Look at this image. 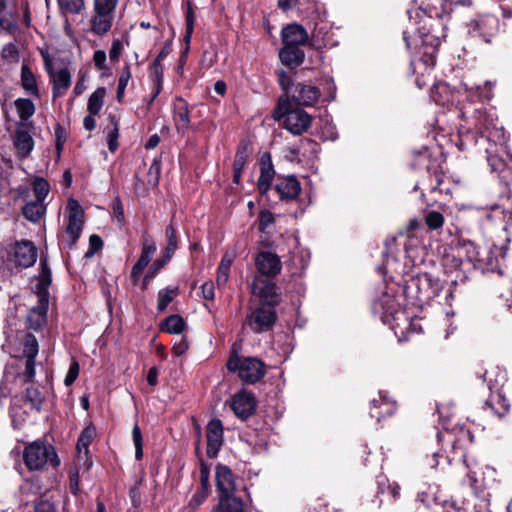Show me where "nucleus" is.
Here are the masks:
<instances>
[{"mask_svg":"<svg viewBox=\"0 0 512 512\" xmlns=\"http://www.w3.org/2000/svg\"><path fill=\"white\" fill-rule=\"evenodd\" d=\"M475 119V125L481 133L480 140L476 142L480 144V150L485 151L491 172H502L506 167L505 160L500 156L506 142L504 129L499 127L493 114L476 111Z\"/></svg>","mask_w":512,"mask_h":512,"instance_id":"1","label":"nucleus"},{"mask_svg":"<svg viewBox=\"0 0 512 512\" xmlns=\"http://www.w3.org/2000/svg\"><path fill=\"white\" fill-rule=\"evenodd\" d=\"M374 311L380 314L382 322L388 324L399 339L411 329L415 330L405 310L393 295L384 293L379 297L374 303Z\"/></svg>","mask_w":512,"mask_h":512,"instance_id":"2","label":"nucleus"},{"mask_svg":"<svg viewBox=\"0 0 512 512\" xmlns=\"http://www.w3.org/2000/svg\"><path fill=\"white\" fill-rule=\"evenodd\" d=\"M216 487L219 493L216 512H244L243 501L235 495V477L229 467L225 465L216 467Z\"/></svg>","mask_w":512,"mask_h":512,"instance_id":"3","label":"nucleus"},{"mask_svg":"<svg viewBox=\"0 0 512 512\" xmlns=\"http://www.w3.org/2000/svg\"><path fill=\"white\" fill-rule=\"evenodd\" d=\"M402 290L409 303H424L438 296L442 283L439 278L429 273H419L406 280Z\"/></svg>","mask_w":512,"mask_h":512,"instance_id":"4","label":"nucleus"},{"mask_svg":"<svg viewBox=\"0 0 512 512\" xmlns=\"http://www.w3.org/2000/svg\"><path fill=\"white\" fill-rule=\"evenodd\" d=\"M273 118L282 121L283 126L293 135H301L306 132L312 123V117L301 108H290L288 98H280Z\"/></svg>","mask_w":512,"mask_h":512,"instance_id":"5","label":"nucleus"},{"mask_svg":"<svg viewBox=\"0 0 512 512\" xmlns=\"http://www.w3.org/2000/svg\"><path fill=\"white\" fill-rule=\"evenodd\" d=\"M404 41L411 53L420 57L427 68L434 67L440 38L435 34H404Z\"/></svg>","mask_w":512,"mask_h":512,"instance_id":"6","label":"nucleus"},{"mask_svg":"<svg viewBox=\"0 0 512 512\" xmlns=\"http://www.w3.org/2000/svg\"><path fill=\"white\" fill-rule=\"evenodd\" d=\"M23 460L30 471L42 470L46 464L57 468L60 464L55 448L47 446L40 440L30 443L24 448Z\"/></svg>","mask_w":512,"mask_h":512,"instance_id":"7","label":"nucleus"},{"mask_svg":"<svg viewBox=\"0 0 512 512\" xmlns=\"http://www.w3.org/2000/svg\"><path fill=\"white\" fill-rule=\"evenodd\" d=\"M226 366L230 372H237L246 384H255L266 374L265 364L255 357L241 359L238 355H232Z\"/></svg>","mask_w":512,"mask_h":512,"instance_id":"8","label":"nucleus"},{"mask_svg":"<svg viewBox=\"0 0 512 512\" xmlns=\"http://www.w3.org/2000/svg\"><path fill=\"white\" fill-rule=\"evenodd\" d=\"M283 47L279 51V58L283 65L296 68L304 61V51L300 48L306 41L308 34H281Z\"/></svg>","mask_w":512,"mask_h":512,"instance_id":"9","label":"nucleus"},{"mask_svg":"<svg viewBox=\"0 0 512 512\" xmlns=\"http://www.w3.org/2000/svg\"><path fill=\"white\" fill-rule=\"evenodd\" d=\"M277 320L275 307L259 304L247 314L245 324L254 333H263L271 330Z\"/></svg>","mask_w":512,"mask_h":512,"instance_id":"10","label":"nucleus"},{"mask_svg":"<svg viewBox=\"0 0 512 512\" xmlns=\"http://www.w3.org/2000/svg\"><path fill=\"white\" fill-rule=\"evenodd\" d=\"M40 267L41 272L36 284V293L39 297V305L37 307H33L31 311L33 313H37L41 318H44L48 309L49 286L52 282V274L47 258H40Z\"/></svg>","mask_w":512,"mask_h":512,"instance_id":"11","label":"nucleus"},{"mask_svg":"<svg viewBox=\"0 0 512 512\" xmlns=\"http://www.w3.org/2000/svg\"><path fill=\"white\" fill-rule=\"evenodd\" d=\"M67 209L69 211V216L68 223L66 226V233L70 237L68 248L73 249L83 230L84 212L79 202L73 198H70L68 200Z\"/></svg>","mask_w":512,"mask_h":512,"instance_id":"12","label":"nucleus"},{"mask_svg":"<svg viewBox=\"0 0 512 512\" xmlns=\"http://www.w3.org/2000/svg\"><path fill=\"white\" fill-rule=\"evenodd\" d=\"M257 402L255 395L246 389H241L235 393L230 402V408L234 414L245 421L256 411Z\"/></svg>","mask_w":512,"mask_h":512,"instance_id":"13","label":"nucleus"},{"mask_svg":"<svg viewBox=\"0 0 512 512\" xmlns=\"http://www.w3.org/2000/svg\"><path fill=\"white\" fill-rule=\"evenodd\" d=\"M206 442L208 458H216L224 444V427L220 419L213 418L208 422L206 426Z\"/></svg>","mask_w":512,"mask_h":512,"instance_id":"14","label":"nucleus"},{"mask_svg":"<svg viewBox=\"0 0 512 512\" xmlns=\"http://www.w3.org/2000/svg\"><path fill=\"white\" fill-rule=\"evenodd\" d=\"M253 295L260 298V304L276 307L280 302V294L277 285L269 279L257 277L252 283Z\"/></svg>","mask_w":512,"mask_h":512,"instance_id":"15","label":"nucleus"},{"mask_svg":"<svg viewBox=\"0 0 512 512\" xmlns=\"http://www.w3.org/2000/svg\"><path fill=\"white\" fill-rule=\"evenodd\" d=\"M476 111H481L485 114H488L486 111L482 110L481 108L472 109V114H470V111L466 108L464 110H462V112H461V115L463 117H465L471 121V124L474 126L475 131H473L471 128L464 129L463 127L459 130V133H458L459 141L457 143L459 150L463 151L471 145L477 146L480 149V144L478 142H476L477 140H480V136H481L479 129L475 125Z\"/></svg>","mask_w":512,"mask_h":512,"instance_id":"16","label":"nucleus"},{"mask_svg":"<svg viewBox=\"0 0 512 512\" xmlns=\"http://www.w3.org/2000/svg\"><path fill=\"white\" fill-rule=\"evenodd\" d=\"M13 257L16 267L29 268L36 262L37 248L32 241H18L13 247Z\"/></svg>","mask_w":512,"mask_h":512,"instance_id":"17","label":"nucleus"},{"mask_svg":"<svg viewBox=\"0 0 512 512\" xmlns=\"http://www.w3.org/2000/svg\"><path fill=\"white\" fill-rule=\"evenodd\" d=\"M290 94L292 100L297 105L307 107L314 106L321 96V92L318 87L306 83H297L293 85Z\"/></svg>","mask_w":512,"mask_h":512,"instance_id":"18","label":"nucleus"},{"mask_svg":"<svg viewBox=\"0 0 512 512\" xmlns=\"http://www.w3.org/2000/svg\"><path fill=\"white\" fill-rule=\"evenodd\" d=\"M274 189L283 201L295 200L301 193V183L295 175L279 176Z\"/></svg>","mask_w":512,"mask_h":512,"instance_id":"19","label":"nucleus"},{"mask_svg":"<svg viewBox=\"0 0 512 512\" xmlns=\"http://www.w3.org/2000/svg\"><path fill=\"white\" fill-rule=\"evenodd\" d=\"M173 122L178 133L185 134L191 125L189 105L182 97L173 103Z\"/></svg>","mask_w":512,"mask_h":512,"instance_id":"20","label":"nucleus"},{"mask_svg":"<svg viewBox=\"0 0 512 512\" xmlns=\"http://www.w3.org/2000/svg\"><path fill=\"white\" fill-rule=\"evenodd\" d=\"M259 165L260 176L257 180V188L259 193L264 195L271 188L272 181L275 175L271 154L269 152H265L262 154Z\"/></svg>","mask_w":512,"mask_h":512,"instance_id":"21","label":"nucleus"},{"mask_svg":"<svg viewBox=\"0 0 512 512\" xmlns=\"http://www.w3.org/2000/svg\"><path fill=\"white\" fill-rule=\"evenodd\" d=\"M255 264L259 273L271 277L279 274L282 268L279 257L268 251L260 252L255 259Z\"/></svg>","mask_w":512,"mask_h":512,"instance_id":"22","label":"nucleus"},{"mask_svg":"<svg viewBox=\"0 0 512 512\" xmlns=\"http://www.w3.org/2000/svg\"><path fill=\"white\" fill-rule=\"evenodd\" d=\"M14 146L21 158L30 155L34 148V140L25 125L18 126L14 135Z\"/></svg>","mask_w":512,"mask_h":512,"instance_id":"23","label":"nucleus"},{"mask_svg":"<svg viewBox=\"0 0 512 512\" xmlns=\"http://www.w3.org/2000/svg\"><path fill=\"white\" fill-rule=\"evenodd\" d=\"M170 51H171V40L168 41L167 44L161 49V51L158 53L157 57L154 59V61L152 63V68L156 75L157 81L155 84V91H154L151 99L148 102V106H150L153 103V101L156 99V97L159 95V93L161 91L162 76H163L161 62L168 56Z\"/></svg>","mask_w":512,"mask_h":512,"instance_id":"24","label":"nucleus"},{"mask_svg":"<svg viewBox=\"0 0 512 512\" xmlns=\"http://www.w3.org/2000/svg\"><path fill=\"white\" fill-rule=\"evenodd\" d=\"M396 411V403L380 396L371 401L370 416L378 422L386 416H391Z\"/></svg>","mask_w":512,"mask_h":512,"instance_id":"25","label":"nucleus"},{"mask_svg":"<svg viewBox=\"0 0 512 512\" xmlns=\"http://www.w3.org/2000/svg\"><path fill=\"white\" fill-rule=\"evenodd\" d=\"M454 250L456 256L461 260L464 258L469 263L479 261V248L474 242L470 240H458Z\"/></svg>","mask_w":512,"mask_h":512,"instance_id":"26","label":"nucleus"},{"mask_svg":"<svg viewBox=\"0 0 512 512\" xmlns=\"http://www.w3.org/2000/svg\"><path fill=\"white\" fill-rule=\"evenodd\" d=\"M9 413L14 429H20L29 415V411L22 406V398H19V396L12 398Z\"/></svg>","mask_w":512,"mask_h":512,"instance_id":"27","label":"nucleus"},{"mask_svg":"<svg viewBox=\"0 0 512 512\" xmlns=\"http://www.w3.org/2000/svg\"><path fill=\"white\" fill-rule=\"evenodd\" d=\"M19 398H22V403L28 406L31 411H41L44 398L38 388L32 385L27 386Z\"/></svg>","mask_w":512,"mask_h":512,"instance_id":"28","label":"nucleus"},{"mask_svg":"<svg viewBox=\"0 0 512 512\" xmlns=\"http://www.w3.org/2000/svg\"><path fill=\"white\" fill-rule=\"evenodd\" d=\"M465 467H466V478L464 482H467L469 487L474 491H478L482 487V481L478 478V474L481 470V467L479 463L474 460H468L466 457H464L463 460Z\"/></svg>","mask_w":512,"mask_h":512,"instance_id":"29","label":"nucleus"},{"mask_svg":"<svg viewBox=\"0 0 512 512\" xmlns=\"http://www.w3.org/2000/svg\"><path fill=\"white\" fill-rule=\"evenodd\" d=\"M95 15L92 18V32H109L112 28L115 14L107 11L94 10Z\"/></svg>","mask_w":512,"mask_h":512,"instance_id":"30","label":"nucleus"},{"mask_svg":"<svg viewBox=\"0 0 512 512\" xmlns=\"http://www.w3.org/2000/svg\"><path fill=\"white\" fill-rule=\"evenodd\" d=\"M53 77V97L56 98L67 90L71 85V74L67 68L60 69L52 75Z\"/></svg>","mask_w":512,"mask_h":512,"instance_id":"31","label":"nucleus"},{"mask_svg":"<svg viewBox=\"0 0 512 512\" xmlns=\"http://www.w3.org/2000/svg\"><path fill=\"white\" fill-rule=\"evenodd\" d=\"M464 86L470 97H477L483 103L492 99L495 82L486 81L483 86L468 87L467 84H464Z\"/></svg>","mask_w":512,"mask_h":512,"instance_id":"32","label":"nucleus"},{"mask_svg":"<svg viewBox=\"0 0 512 512\" xmlns=\"http://www.w3.org/2000/svg\"><path fill=\"white\" fill-rule=\"evenodd\" d=\"M46 206L37 200L27 202L22 208L23 216L30 222H38L45 214Z\"/></svg>","mask_w":512,"mask_h":512,"instance_id":"33","label":"nucleus"},{"mask_svg":"<svg viewBox=\"0 0 512 512\" xmlns=\"http://www.w3.org/2000/svg\"><path fill=\"white\" fill-rule=\"evenodd\" d=\"M165 235L167 238V243L163 251V255L161 257L162 260H165L168 263L173 257L175 251L178 249V238L176 229L172 224H169L166 227Z\"/></svg>","mask_w":512,"mask_h":512,"instance_id":"34","label":"nucleus"},{"mask_svg":"<svg viewBox=\"0 0 512 512\" xmlns=\"http://www.w3.org/2000/svg\"><path fill=\"white\" fill-rule=\"evenodd\" d=\"M21 84L22 87L34 97H39V89L34 73L27 65L21 67Z\"/></svg>","mask_w":512,"mask_h":512,"instance_id":"35","label":"nucleus"},{"mask_svg":"<svg viewBox=\"0 0 512 512\" xmlns=\"http://www.w3.org/2000/svg\"><path fill=\"white\" fill-rule=\"evenodd\" d=\"M184 319L178 315L173 314L164 319L160 324V330L169 334H180L185 328Z\"/></svg>","mask_w":512,"mask_h":512,"instance_id":"36","label":"nucleus"},{"mask_svg":"<svg viewBox=\"0 0 512 512\" xmlns=\"http://www.w3.org/2000/svg\"><path fill=\"white\" fill-rule=\"evenodd\" d=\"M106 89L104 87L97 88L89 97L87 110L92 115H98L104 105Z\"/></svg>","mask_w":512,"mask_h":512,"instance_id":"37","label":"nucleus"},{"mask_svg":"<svg viewBox=\"0 0 512 512\" xmlns=\"http://www.w3.org/2000/svg\"><path fill=\"white\" fill-rule=\"evenodd\" d=\"M496 404L498 407H495L493 403V398L491 400H487L484 403V409L489 410L492 414L503 417L510 408L508 400L501 394L496 395Z\"/></svg>","mask_w":512,"mask_h":512,"instance_id":"38","label":"nucleus"},{"mask_svg":"<svg viewBox=\"0 0 512 512\" xmlns=\"http://www.w3.org/2000/svg\"><path fill=\"white\" fill-rule=\"evenodd\" d=\"M97 434L96 427L93 424H90L86 426L77 441L76 448L79 453L82 452V449H84V453L87 454L89 451V445L92 443L93 439L95 438Z\"/></svg>","mask_w":512,"mask_h":512,"instance_id":"39","label":"nucleus"},{"mask_svg":"<svg viewBox=\"0 0 512 512\" xmlns=\"http://www.w3.org/2000/svg\"><path fill=\"white\" fill-rule=\"evenodd\" d=\"M14 104L17 114L22 121H27L33 116L35 112V105L32 100L28 98H18L15 100Z\"/></svg>","mask_w":512,"mask_h":512,"instance_id":"40","label":"nucleus"},{"mask_svg":"<svg viewBox=\"0 0 512 512\" xmlns=\"http://www.w3.org/2000/svg\"><path fill=\"white\" fill-rule=\"evenodd\" d=\"M178 287L170 288L166 287L161 289L158 292L157 299V311L164 312L168 305L173 301V299L178 295Z\"/></svg>","mask_w":512,"mask_h":512,"instance_id":"41","label":"nucleus"},{"mask_svg":"<svg viewBox=\"0 0 512 512\" xmlns=\"http://www.w3.org/2000/svg\"><path fill=\"white\" fill-rule=\"evenodd\" d=\"M497 23V19L492 15H481L472 19L467 27L469 30H490Z\"/></svg>","mask_w":512,"mask_h":512,"instance_id":"42","label":"nucleus"},{"mask_svg":"<svg viewBox=\"0 0 512 512\" xmlns=\"http://www.w3.org/2000/svg\"><path fill=\"white\" fill-rule=\"evenodd\" d=\"M156 249L155 242L148 235L144 236L141 255L137 262L146 267L151 261V257L156 252Z\"/></svg>","mask_w":512,"mask_h":512,"instance_id":"43","label":"nucleus"},{"mask_svg":"<svg viewBox=\"0 0 512 512\" xmlns=\"http://www.w3.org/2000/svg\"><path fill=\"white\" fill-rule=\"evenodd\" d=\"M110 125L107 132V144L110 152L114 153L118 148L119 127L114 116H110Z\"/></svg>","mask_w":512,"mask_h":512,"instance_id":"44","label":"nucleus"},{"mask_svg":"<svg viewBox=\"0 0 512 512\" xmlns=\"http://www.w3.org/2000/svg\"><path fill=\"white\" fill-rule=\"evenodd\" d=\"M50 185L47 180L42 177H37L33 181V192L35 200L44 203V200L48 196Z\"/></svg>","mask_w":512,"mask_h":512,"instance_id":"45","label":"nucleus"},{"mask_svg":"<svg viewBox=\"0 0 512 512\" xmlns=\"http://www.w3.org/2000/svg\"><path fill=\"white\" fill-rule=\"evenodd\" d=\"M424 219L425 224L430 230H437L444 224V216L437 210H427Z\"/></svg>","mask_w":512,"mask_h":512,"instance_id":"46","label":"nucleus"},{"mask_svg":"<svg viewBox=\"0 0 512 512\" xmlns=\"http://www.w3.org/2000/svg\"><path fill=\"white\" fill-rule=\"evenodd\" d=\"M130 78H131L130 68L127 65L122 69L121 74L118 79V87H117V94H116V98H117L118 102H122V100L124 98V94H125V89L128 85Z\"/></svg>","mask_w":512,"mask_h":512,"instance_id":"47","label":"nucleus"},{"mask_svg":"<svg viewBox=\"0 0 512 512\" xmlns=\"http://www.w3.org/2000/svg\"><path fill=\"white\" fill-rule=\"evenodd\" d=\"M167 263L165 262V260H162L161 258L160 259H157L153 262L152 266L150 267V269L148 270V272L145 274L144 278H143V281H142V284H141V288L142 290H146L148 285H149V281L151 279H153L157 273L165 267Z\"/></svg>","mask_w":512,"mask_h":512,"instance_id":"48","label":"nucleus"},{"mask_svg":"<svg viewBox=\"0 0 512 512\" xmlns=\"http://www.w3.org/2000/svg\"><path fill=\"white\" fill-rule=\"evenodd\" d=\"M23 352L26 359L35 360L38 354V342L34 335L28 334L24 343Z\"/></svg>","mask_w":512,"mask_h":512,"instance_id":"49","label":"nucleus"},{"mask_svg":"<svg viewBox=\"0 0 512 512\" xmlns=\"http://www.w3.org/2000/svg\"><path fill=\"white\" fill-rule=\"evenodd\" d=\"M132 438L135 446V458L141 460L143 457V437L138 424H135L132 429Z\"/></svg>","mask_w":512,"mask_h":512,"instance_id":"50","label":"nucleus"},{"mask_svg":"<svg viewBox=\"0 0 512 512\" xmlns=\"http://www.w3.org/2000/svg\"><path fill=\"white\" fill-rule=\"evenodd\" d=\"M1 57L7 62L16 63L19 61L20 53L15 44L8 43L2 48Z\"/></svg>","mask_w":512,"mask_h":512,"instance_id":"51","label":"nucleus"},{"mask_svg":"<svg viewBox=\"0 0 512 512\" xmlns=\"http://www.w3.org/2000/svg\"><path fill=\"white\" fill-rule=\"evenodd\" d=\"M249 152L246 145H241L238 147L234 161H233V169L243 170L244 166L248 160Z\"/></svg>","mask_w":512,"mask_h":512,"instance_id":"52","label":"nucleus"},{"mask_svg":"<svg viewBox=\"0 0 512 512\" xmlns=\"http://www.w3.org/2000/svg\"><path fill=\"white\" fill-rule=\"evenodd\" d=\"M324 36L325 34H308V36L305 37L306 41L303 46H307L315 50H321L326 47Z\"/></svg>","mask_w":512,"mask_h":512,"instance_id":"53","label":"nucleus"},{"mask_svg":"<svg viewBox=\"0 0 512 512\" xmlns=\"http://www.w3.org/2000/svg\"><path fill=\"white\" fill-rule=\"evenodd\" d=\"M61 9L76 14L84 7V0H58Z\"/></svg>","mask_w":512,"mask_h":512,"instance_id":"54","label":"nucleus"},{"mask_svg":"<svg viewBox=\"0 0 512 512\" xmlns=\"http://www.w3.org/2000/svg\"><path fill=\"white\" fill-rule=\"evenodd\" d=\"M103 247V241L100 236L97 234H92L89 237V248L85 252L84 257L85 258H91L93 257L98 251H100Z\"/></svg>","mask_w":512,"mask_h":512,"instance_id":"55","label":"nucleus"},{"mask_svg":"<svg viewBox=\"0 0 512 512\" xmlns=\"http://www.w3.org/2000/svg\"><path fill=\"white\" fill-rule=\"evenodd\" d=\"M274 215L269 210H262L258 216V230L260 232H265L268 227L274 223Z\"/></svg>","mask_w":512,"mask_h":512,"instance_id":"56","label":"nucleus"},{"mask_svg":"<svg viewBox=\"0 0 512 512\" xmlns=\"http://www.w3.org/2000/svg\"><path fill=\"white\" fill-rule=\"evenodd\" d=\"M66 139L67 133L65 128L60 124H57L55 127V149L58 156H60L61 152L63 151Z\"/></svg>","mask_w":512,"mask_h":512,"instance_id":"57","label":"nucleus"},{"mask_svg":"<svg viewBox=\"0 0 512 512\" xmlns=\"http://www.w3.org/2000/svg\"><path fill=\"white\" fill-rule=\"evenodd\" d=\"M426 168L430 175V188L431 190H436L443 181V174L439 171L437 166L427 164Z\"/></svg>","mask_w":512,"mask_h":512,"instance_id":"58","label":"nucleus"},{"mask_svg":"<svg viewBox=\"0 0 512 512\" xmlns=\"http://www.w3.org/2000/svg\"><path fill=\"white\" fill-rule=\"evenodd\" d=\"M161 174V163L159 160L154 159L148 170V176L150 177L148 182L153 186H157L159 177Z\"/></svg>","mask_w":512,"mask_h":512,"instance_id":"59","label":"nucleus"},{"mask_svg":"<svg viewBox=\"0 0 512 512\" xmlns=\"http://www.w3.org/2000/svg\"><path fill=\"white\" fill-rule=\"evenodd\" d=\"M435 494V486H428L425 490L418 492L417 501L423 503L427 507L433 505V495Z\"/></svg>","mask_w":512,"mask_h":512,"instance_id":"60","label":"nucleus"},{"mask_svg":"<svg viewBox=\"0 0 512 512\" xmlns=\"http://www.w3.org/2000/svg\"><path fill=\"white\" fill-rule=\"evenodd\" d=\"M384 263L379 266V271L383 275H387L389 270H392L397 265V259L388 251L383 252Z\"/></svg>","mask_w":512,"mask_h":512,"instance_id":"61","label":"nucleus"},{"mask_svg":"<svg viewBox=\"0 0 512 512\" xmlns=\"http://www.w3.org/2000/svg\"><path fill=\"white\" fill-rule=\"evenodd\" d=\"M441 507L445 508L447 512H467L465 503H459L454 499L443 500V502H441Z\"/></svg>","mask_w":512,"mask_h":512,"instance_id":"62","label":"nucleus"},{"mask_svg":"<svg viewBox=\"0 0 512 512\" xmlns=\"http://www.w3.org/2000/svg\"><path fill=\"white\" fill-rule=\"evenodd\" d=\"M80 366L76 360H72L70 363L68 372L65 376L64 383L66 386L72 385L79 375Z\"/></svg>","mask_w":512,"mask_h":512,"instance_id":"63","label":"nucleus"},{"mask_svg":"<svg viewBox=\"0 0 512 512\" xmlns=\"http://www.w3.org/2000/svg\"><path fill=\"white\" fill-rule=\"evenodd\" d=\"M34 512H56V507L49 500L40 498L34 502Z\"/></svg>","mask_w":512,"mask_h":512,"instance_id":"64","label":"nucleus"}]
</instances>
